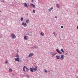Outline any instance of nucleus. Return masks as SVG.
<instances>
[{"mask_svg":"<svg viewBox=\"0 0 78 78\" xmlns=\"http://www.w3.org/2000/svg\"><path fill=\"white\" fill-rule=\"evenodd\" d=\"M11 36L13 39H16V35L14 34H11Z\"/></svg>","mask_w":78,"mask_h":78,"instance_id":"obj_1","label":"nucleus"},{"mask_svg":"<svg viewBox=\"0 0 78 78\" xmlns=\"http://www.w3.org/2000/svg\"><path fill=\"white\" fill-rule=\"evenodd\" d=\"M32 69L34 71H36V70H37V67L36 66H35V68L33 67Z\"/></svg>","mask_w":78,"mask_h":78,"instance_id":"obj_2","label":"nucleus"},{"mask_svg":"<svg viewBox=\"0 0 78 78\" xmlns=\"http://www.w3.org/2000/svg\"><path fill=\"white\" fill-rule=\"evenodd\" d=\"M22 25H23V26L25 27H27V23H25L24 22L22 23Z\"/></svg>","mask_w":78,"mask_h":78,"instance_id":"obj_3","label":"nucleus"},{"mask_svg":"<svg viewBox=\"0 0 78 78\" xmlns=\"http://www.w3.org/2000/svg\"><path fill=\"white\" fill-rule=\"evenodd\" d=\"M15 60L16 61H17L18 62H19L20 61V60L19 58H16L15 59Z\"/></svg>","mask_w":78,"mask_h":78,"instance_id":"obj_4","label":"nucleus"},{"mask_svg":"<svg viewBox=\"0 0 78 78\" xmlns=\"http://www.w3.org/2000/svg\"><path fill=\"white\" fill-rule=\"evenodd\" d=\"M56 50L57 52L58 53H59V54H62V52L60 51L59 50L57 49Z\"/></svg>","mask_w":78,"mask_h":78,"instance_id":"obj_5","label":"nucleus"},{"mask_svg":"<svg viewBox=\"0 0 78 78\" xmlns=\"http://www.w3.org/2000/svg\"><path fill=\"white\" fill-rule=\"evenodd\" d=\"M61 57H60V59L61 60H63L64 59V55H60Z\"/></svg>","mask_w":78,"mask_h":78,"instance_id":"obj_6","label":"nucleus"},{"mask_svg":"<svg viewBox=\"0 0 78 78\" xmlns=\"http://www.w3.org/2000/svg\"><path fill=\"white\" fill-rule=\"evenodd\" d=\"M53 9V7H52L51 8L48 9V12H50Z\"/></svg>","mask_w":78,"mask_h":78,"instance_id":"obj_7","label":"nucleus"},{"mask_svg":"<svg viewBox=\"0 0 78 78\" xmlns=\"http://www.w3.org/2000/svg\"><path fill=\"white\" fill-rule=\"evenodd\" d=\"M34 55V54L33 53H30L29 55V57H31L32 56Z\"/></svg>","mask_w":78,"mask_h":78,"instance_id":"obj_8","label":"nucleus"},{"mask_svg":"<svg viewBox=\"0 0 78 78\" xmlns=\"http://www.w3.org/2000/svg\"><path fill=\"white\" fill-rule=\"evenodd\" d=\"M57 54V53H51V55L53 56H55V55H56Z\"/></svg>","mask_w":78,"mask_h":78,"instance_id":"obj_9","label":"nucleus"},{"mask_svg":"<svg viewBox=\"0 0 78 78\" xmlns=\"http://www.w3.org/2000/svg\"><path fill=\"white\" fill-rule=\"evenodd\" d=\"M30 6H33V8H35V5H34V4H30Z\"/></svg>","mask_w":78,"mask_h":78,"instance_id":"obj_10","label":"nucleus"},{"mask_svg":"<svg viewBox=\"0 0 78 78\" xmlns=\"http://www.w3.org/2000/svg\"><path fill=\"white\" fill-rule=\"evenodd\" d=\"M56 58L57 59H59V58H60V56L59 55L56 56Z\"/></svg>","mask_w":78,"mask_h":78,"instance_id":"obj_11","label":"nucleus"},{"mask_svg":"<svg viewBox=\"0 0 78 78\" xmlns=\"http://www.w3.org/2000/svg\"><path fill=\"white\" fill-rule=\"evenodd\" d=\"M24 6H25L26 8H28V5L26 3H24Z\"/></svg>","mask_w":78,"mask_h":78,"instance_id":"obj_12","label":"nucleus"},{"mask_svg":"<svg viewBox=\"0 0 78 78\" xmlns=\"http://www.w3.org/2000/svg\"><path fill=\"white\" fill-rule=\"evenodd\" d=\"M60 51L62 52L63 53H64V50L63 49H61Z\"/></svg>","mask_w":78,"mask_h":78,"instance_id":"obj_13","label":"nucleus"},{"mask_svg":"<svg viewBox=\"0 0 78 78\" xmlns=\"http://www.w3.org/2000/svg\"><path fill=\"white\" fill-rule=\"evenodd\" d=\"M9 72H12V69H11V68H9Z\"/></svg>","mask_w":78,"mask_h":78,"instance_id":"obj_14","label":"nucleus"},{"mask_svg":"<svg viewBox=\"0 0 78 78\" xmlns=\"http://www.w3.org/2000/svg\"><path fill=\"white\" fill-rule=\"evenodd\" d=\"M25 68H26V67L25 66H24L23 67V70L24 71V72H25Z\"/></svg>","mask_w":78,"mask_h":78,"instance_id":"obj_15","label":"nucleus"},{"mask_svg":"<svg viewBox=\"0 0 78 78\" xmlns=\"http://www.w3.org/2000/svg\"><path fill=\"white\" fill-rule=\"evenodd\" d=\"M56 6L57 8H58L59 7V5H58V4H56Z\"/></svg>","mask_w":78,"mask_h":78,"instance_id":"obj_16","label":"nucleus"},{"mask_svg":"<svg viewBox=\"0 0 78 78\" xmlns=\"http://www.w3.org/2000/svg\"><path fill=\"white\" fill-rule=\"evenodd\" d=\"M16 58H19V57H20L19 55H18V54H16Z\"/></svg>","mask_w":78,"mask_h":78,"instance_id":"obj_17","label":"nucleus"},{"mask_svg":"<svg viewBox=\"0 0 78 78\" xmlns=\"http://www.w3.org/2000/svg\"><path fill=\"white\" fill-rule=\"evenodd\" d=\"M30 71L32 72H33L34 71H33V69L31 68H30Z\"/></svg>","mask_w":78,"mask_h":78,"instance_id":"obj_18","label":"nucleus"},{"mask_svg":"<svg viewBox=\"0 0 78 78\" xmlns=\"http://www.w3.org/2000/svg\"><path fill=\"white\" fill-rule=\"evenodd\" d=\"M24 39H25L26 40H27V36H25L24 37Z\"/></svg>","mask_w":78,"mask_h":78,"instance_id":"obj_19","label":"nucleus"},{"mask_svg":"<svg viewBox=\"0 0 78 78\" xmlns=\"http://www.w3.org/2000/svg\"><path fill=\"white\" fill-rule=\"evenodd\" d=\"M40 34L41 35V36H44V33L43 32H41L40 33Z\"/></svg>","mask_w":78,"mask_h":78,"instance_id":"obj_20","label":"nucleus"},{"mask_svg":"<svg viewBox=\"0 0 78 78\" xmlns=\"http://www.w3.org/2000/svg\"><path fill=\"white\" fill-rule=\"evenodd\" d=\"M5 63L6 64H8V60H6Z\"/></svg>","mask_w":78,"mask_h":78,"instance_id":"obj_21","label":"nucleus"},{"mask_svg":"<svg viewBox=\"0 0 78 78\" xmlns=\"http://www.w3.org/2000/svg\"><path fill=\"white\" fill-rule=\"evenodd\" d=\"M26 23H29L30 22V21H29V20H26Z\"/></svg>","mask_w":78,"mask_h":78,"instance_id":"obj_22","label":"nucleus"},{"mask_svg":"<svg viewBox=\"0 0 78 78\" xmlns=\"http://www.w3.org/2000/svg\"><path fill=\"white\" fill-rule=\"evenodd\" d=\"M35 12H35V10L33 9V13H35Z\"/></svg>","mask_w":78,"mask_h":78,"instance_id":"obj_23","label":"nucleus"},{"mask_svg":"<svg viewBox=\"0 0 78 78\" xmlns=\"http://www.w3.org/2000/svg\"><path fill=\"white\" fill-rule=\"evenodd\" d=\"M26 69V71H27V72H28V70H29V69H28V68L27 67Z\"/></svg>","mask_w":78,"mask_h":78,"instance_id":"obj_24","label":"nucleus"},{"mask_svg":"<svg viewBox=\"0 0 78 78\" xmlns=\"http://www.w3.org/2000/svg\"><path fill=\"white\" fill-rule=\"evenodd\" d=\"M44 72H45L47 73V70H46V69H44Z\"/></svg>","mask_w":78,"mask_h":78,"instance_id":"obj_25","label":"nucleus"},{"mask_svg":"<svg viewBox=\"0 0 78 78\" xmlns=\"http://www.w3.org/2000/svg\"><path fill=\"white\" fill-rule=\"evenodd\" d=\"M1 2H3V3H4L5 2V1L4 0H2Z\"/></svg>","mask_w":78,"mask_h":78,"instance_id":"obj_26","label":"nucleus"},{"mask_svg":"<svg viewBox=\"0 0 78 78\" xmlns=\"http://www.w3.org/2000/svg\"><path fill=\"white\" fill-rule=\"evenodd\" d=\"M21 21H23V18H21L20 19Z\"/></svg>","mask_w":78,"mask_h":78,"instance_id":"obj_27","label":"nucleus"},{"mask_svg":"<svg viewBox=\"0 0 78 78\" xmlns=\"http://www.w3.org/2000/svg\"><path fill=\"white\" fill-rule=\"evenodd\" d=\"M61 28H63V26H61Z\"/></svg>","mask_w":78,"mask_h":78,"instance_id":"obj_28","label":"nucleus"},{"mask_svg":"<svg viewBox=\"0 0 78 78\" xmlns=\"http://www.w3.org/2000/svg\"><path fill=\"white\" fill-rule=\"evenodd\" d=\"M35 48H37V46H35L34 47Z\"/></svg>","mask_w":78,"mask_h":78,"instance_id":"obj_29","label":"nucleus"},{"mask_svg":"<svg viewBox=\"0 0 78 78\" xmlns=\"http://www.w3.org/2000/svg\"><path fill=\"white\" fill-rule=\"evenodd\" d=\"M53 34H54V35H55V32L53 33Z\"/></svg>","mask_w":78,"mask_h":78,"instance_id":"obj_30","label":"nucleus"},{"mask_svg":"<svg viewBox=\"0 0 78 78\" xmlns=\"http://www.w3.org/2000/svg\"><path fill=\"white\" fill-rule=\"evenodd\" d=\"M55 18L56 19H57V16H55Z\"/></svg>","mask_w":78,"mask_h":78,"instance_id":"obj_31","label":"nucleus"},{"mask_svg":"<svg viewBox=\"0 0 78 78\" xmlns=\"http://www.w3.org/2000/svg\"><path fill=\"white\" fill-rule=\"evenodd\" d=\"M2 37V35H0V38H1Z\"/></svg>","mask_w":78,"mask_h":78,"instance_id":"obj_32","label":"nucleus"},{"mask_svg":"<svg viewBox=\"0 0 78 78\" xmlns=\"http://www.w3.org/2000/svg\"><path fill=\"white\" fill-rule=\"evenodd\" d=\"M67 53H65V55H67Z\"/></svg>","mask_w":78,"mask_h":78,"instance_id":"obj_33","label":"nucleus"},{"mask_svg":"<svg viewBox=\"0 0 78 78\" xmlns=\"http://www.w3.org/2000/svg\"><path fill=\"white\" fill-rule=\"evenodd\" d=\"M31 49H33V48H31Z\"/></svg>","mask_w":78,"mask_h":78,"instance_id":"obj_34","label":"nucleus"},{"mask_svg":"<svg viewBox=\"0 0 78 78\" xmlns=\"http://www.w3.org/2000/svg\"><path fill=\"white\" fill-rule=\"evenodd\" d=\"M32 1V2H33V0H31Z\"/></svg>","mask_w":78,"mask_h":78,"instance_id":"obj_35","label":"nucleus"},{"mask_svg":"<svg viewBox=\"0 0 78 78\" xmlns=\"http://www.w3.org/2000/svg\"><path fill=\"white\" fill-rule=\"evenodd\" d=\"M0 12H1V11L0 10Z\"/></svg>","mask_w":78,"mask_h":78,"instance_id":"obj_36","label":"nucleus"},{"mask_svg":"<svg viewBox=\"0 0 78 78\" xmlns=\"http://www.w3.org/2000/svg\"><path fill=\"white\" fill-rule=\"evenodd\" d=\"M17 52H19V51H17Z\"/></svg>","mask_w":78,"mask_h":78,"instance_id":"obj_37","label":"nucleus"},{"mask_svg":"<svg viewBox=\"0 0 78 78\" xmlns=\"http://www.w3.org/2000/svg\"><path fill=\"white\" fill-rule=\"evenodd\" d=\"M77 78H78V76H77Z\"/></svg>","mask_w":78,"mask_h":78,"instance_id":"obj_38","label":"nucleus"},{"mask_svg":"<svg viewBox=\"0 0 78 78\" xmlns=\"http://www.w3.org/2000/svg\"><path fill=\"white\" fill-rule=\"evenodd\" d=\"M29 6H30V5H28Z\"/></svg>","mask_w":78,"mask_h":78,"instance_id":"obj_39","label":"nucleus"},{"mask_svg":"<svg viewBox=\"0 0 78 78\" xmlns=\"http://www.w3.org/2000/svg\"><path fill=\"white\" fill-rule=\"evenodd\" d=\"M29 6H30V5H28Z\"/></svg>","mask_w":78,"mask_h":78,"instance_id":"obj_40","label":"nucleus"}]
</instances>
